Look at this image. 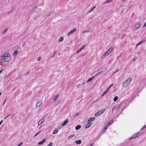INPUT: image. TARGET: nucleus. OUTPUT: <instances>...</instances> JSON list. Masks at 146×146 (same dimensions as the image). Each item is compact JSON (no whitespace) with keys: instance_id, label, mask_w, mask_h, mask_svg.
I'll return each instance as SVG.
<instances>
[{"instance_id":"37","label":"nucleus","mask_w":146,"mask_h":146,"mask_svg":"<svg viewBox=\"0 0 146 146\" xmlns=\"http://www.w3.org/2000/svg\"><path fill=\"white\" fill-rule=\"evenodd\" d=\"M122 54H120L117 57V59H119L121 56Z\"/></svg>"},{"instance_id":"4","label":"nucleus","mask_w":146,"mask_h":146,"mask_svg":"<svg viewBox=\"0 0 146 146\" xmlns=\"http://www.w3.org/2000/svg\"><path fill=\"white\" fill-rule=\"evenodd\" d=\"M113 119H111L110 121L107 123V125L105 126V128H104V132H105L106 130L107 129V128L108 127V126L110 125V124L112 123H113Z\"/></svg>"},{"instance_id":"2","label":"nucleus","mask_w":146,"mask_h":146,"mask_svg":"<svg viewBox=\"0 0 146 146\" xmlns=\"http://www.w3.org/2000/svg\"><path fill=\"white\" fill-rule=\"evenodd\" d=\"M105 110L106 109H103L99 111L95 114L94 116L96 117L98 116L103 113L105 111Z\"/></svg>"},{"instance_id":"17","label":"nucleus","mask_w":146,"mask_h":146,"mask_svg":"<svg viewBox=\"0 0 146 146\" xmlns=\"http://www.w3.org/2000/svg\"><path fill=\"white\" fill-rule=\"evenodd\" d=\"M81 143L82 141L81 140H78L75 141L76 143L77 144H81Z\"/></svg>"},{"instance_id":"16","label":"nucleus","mask_w":146,"mask_h":146,"mask_svg":"<svg viewBox=\"0 0 146 146\" xmlns=\"http://www.w3.org/2000/svg\"><path fill=\"white\" fill-rule=\"evenodd\" d=\"M58 97V94L56 95L53 98V100L54 101H56Z\"/></svg>"},{"instance_id":"45","label":"nucleus","mask_w":146,"mask_h":146,"mask_svg":"<svg viewBox=\"0 0 146 146\" xmlns=\"http://www.w3.org/2000/svg\"><path fill=\"white\" fill-rule=\"evenodd\" d=\"M23 142H22L20 143H19L18 145V146H20V145H21L23 143Z\"/></svg>"},{"instance_id":"14","label":"nucleus","mask_w":146,"mask_h":146,"mask_svg":"<svg viewBox=\"0 0 146 146\" xmlns=\"http://www.w3.org/2000/svg\"><path fill=\"white\" fill-rule=\"evenodd\" d=\"M91 125V123L90 122L88 123L86 125V128H87L89 127Z\"/></svg>"},{"instance_id":"30","label":"nucleus","mask_w":146,"mask_h":146,"mask_svg":"<svg viewBox=\"0 0 146 146\" xmlns=\"http://www.w3.org/2000/svg\"><path fill=\"white\" fill-rule=\"evenodd\" d=\"M137 58V57L135 56L133 58V59H132V61L135 60H136Z\"/></svg>"},{"instance_id":"8","label":"nucleus","mask_w":146,"mask_h":146,"mask_svg":"<svg viewBox=\"0 0 146 146\" xmlns=\"http://www.w3.org/2000/svg\"><path fill=\"white\" fill-rule=\"evenodd\" d=\"M45 120V119L43 118L42 119H40L38 122V125H40Z\"/></svg>"},{"instance_id":"34","label":"nucleus","mask_w":146,"mask_h":146,"mask_svg":"<svg viewBox=\"0 0 146 146\" xmlns=\"http://www.w3.org/2000/svg\"><path fill=\"white\" fill-rule=\"evenodd\" d=\"M143 42H144L143 40H142V41H140L138 43L140 45V44H142Z\"/></svg>"},{"instance_id":"7","label":"nucleus","mask_w":146,"mask_h":146,"mask_svg":"<svg viewBox=\"0 0 146 146\" xmlns=\"http://www.w3.org/2000/svg\"><path fill=\"white\" fill-rule=\"evenodd\" d=\"M135 138H138L140 137L141 135V132H139L138 133L135 134L133 135Z\"/></svg>"},{"instance_id":"55","label":"nucleus","mask_w":146,"mask_h":146,"mask_svg":"<svg viewBox=\"0 0 146 146\" xmlns=\"http://www.w3.org/2000/svg\"><path fill=\"white\" fill-rule=\"evenodd\" d=\"M85 84V82H84L83 83V84Z\"/></svg>"},{"instance_id":"54","label":"nucleus","mask_w":146,"mask_h":146,"mask_svg":"<svg viewBox=\"0 0 146 146\" xmlns=\"http://www.w3.org/2000/svg\"><path fill=\"white\" fill-rule=\"evenodd\" d=\"M6 101V100H5V101L4 103H3V104H4V103Z\"/></svg>"},{"instance_id":"44","label":"nucleus","mask_w":146,"mask_h":146,"mask_svg":"<svg viewBox=\"0 0 146 146\" xmlns=\"http://www.w3.org/2000/svg\"><path fill=\"white\" fill-rule=\"evenodd\" d=\"M80 51H79L78 50H77L76 52V54H78V53H79V52H80Z\"/></svg>"},{"instance_id":"15","label":"nucleus","mask_w":146,"mask_h":146,"mask_svg":"<svg viewBox=\"0 0 146 146\" xmlns=\"http://www.w3.org/2000/svg\"><path fill=\"white\" fill-rule=\"evenodd\" d=\"M58 131V130L57 129H56L54 130L52 134H55L57 133Z\"/></svg>"},{"instance_id":"19","label":"nucleus","mask_w":146,"mask_h":146,"mask_svg":"<svg viewBox=\"0 0 146 146\" xmlns=\"http://www.w3.org/2000/svg\"><path fill=\"white\" fill-rule=\"evenodd\" d=\"M81 126L80 125H78L76 126L75 127V129L76 130H78L81 128Z\"/></svg>"},{"instance_id":"9","label":"nucleus","mask_w":146,"mask_h":146,"mask_svg":"<svg viewBox=\"0 0 146 146\" xmlns=\"http://www.w3.org/2000/svg\"><path fill=\"white\" fill-rule=\"evenodd\" d=\"M42 102L41 101H38L36 103V106L37 107H39L41 105Z\"/></svg>"},{"instance_id":"11","label":"nucleus","mask_w":146,"mask_h":146,"mask_svg":"<svg viewBox=\"0 0 146 146\" xmlns=\"http://www.w3.org/2000/svg\"><path fill=\"white\" fill-rule=\"evenodd\" d=\"M46 140L45 138L43 139L42 141H40L38 143V145H41L43 143H44L45 142V141H46Z\"/></svg>"},{"instance_id":"23","label":"nucleus","mask_w":146,"mask_h":146,"mask_svg":"<svg viewBox=\"0 0 146 146\" xmlns=\"http://www.w3.org/2000/svg\"><path fill=\"white\" fill-rule=\"evenodd\" d=\"M113 0H107L104 3V4H106L107 3H109L110 2H111Z\"/></svg>"},{"instance_id":"58","label":"nucleus","mask_w":146,"mask_h":146,"mask_svg":"<svg viewBox=\"0 0 146 146\" xmlns=\"http://www.w3.org/2000/svg\"><path fill=\"white\" fill-rule=\"evenodd\" d=\"M79 85H79H78V87Z\"/></svg>"},{"instance_id":"52","label":"nucleus","mask_w":146,"mask_h":146,"mask_svg":"<svg viewBox=\"0 0 146 146\" xmlns=\"http://www.w3.org/2000/svg\"><path fill=\"white\" fill-rule=\"evenodd\" d=\"M79 50L80 51L81 50V49L80 48L79 49Z\"/></svg>"},{"instance_id":"3","label":"nucleus","mask_w":146,"mask_h":146,"mask_svg":"<svg viewBox=\"0 0 146 146\" xmlns=\"http://www.w3.org/2000/svg\"><path fill=\"white\" fill-rule=\"evenodd\" d=\"M112 50V48L111 47L106 52L105 54L102 56V58H104L106 55L110 54Z\"/></svg>"},{"instance_id":"40","label":"nucleus","mask_w":146,"mask_h":146,"mask_svg":"<svg viewBox=\"0 0 146 146\" xmlns=\"http://www.w3.org/2000/svg\"><path fill=\"white\" fill-rule=\"evenodd\" d=\"M0 57H5V56H4V54H2L0 56Z\"/></svg>"},{"instance_id":"22","label":"nucleus","mask_w":146,"mask_h":146,"mask_svg":"<svg viewBox=\"0 0 146 146\" xmlns=\"http://www.w3.org/2000/svg\"><path fill=\"white\" fill-rule=\"evenodd\" d=\"M95 77V76H94V77H92V78H89L88 80L86 82L88 83L90 81H91L92 80V79Z\"/></svg>"},{"instance_id":"50","label":"nucleus","mask_w":146,"mask_h":146,"mask_svg":"<svg viewBox=\"0 0 146 146\" xmlns=\"http://www.w3.org/2000/svg\"><path fill=\"white\" fill-rule=\"evenodd\" d=\"M9 115H8L5 118H4V119H5L8 116H9Z\"/></svg>"},{"instance_id":"32","label":"nucleus","mask_w":146,"mask_h":146,"mask_svg":"<svg viewBox=\"0 0 146 146\" xmlns=\"http://www.w3.org/2000/svg\"><path fill=\"white\" fill-rule=\"evenodd\" d=\"M41 59L40 57H38L37 59V60L38 61H40Z\"/></svg>"},{"instance_id":"24","label":"nucleus","mask_w":146,"mask_h":146,"mask_svg":"<svg viewBox=\"0 0 146 146\" xmlns=\"http://www.w3.org/2000/svg\"><path fill=\"white\" fill-rule=\"evenodd\" d=\"M74 134H73V135H70V136H69L68 137V139H71L73 137H74Z\"/></svg>"},{"instance_id":"25","label":"nucleus","mask_w":146,"mask_h":146,"mask_svg":"<svg viewBox=\"0 0 146 146\" xmlns=\"http://www.w3.org/2000/svg\"><path fill=\"white\" fill-rule=\"evenodd\" d=\"M18 52L17 51V50H15L14 52L13 53V55L14 56H15L18 53Z\"/></svg>"},{"instance_id":"51","label":"nucleus","mask_w":146,"mask_h":146,"mask_svg":"<svg viewBox=\"0 0 146 146\" xmlns=\"http://www.w3.org/2000/svg\"><path fill=\"white\" fill-rule=\"evenodd\" d=\"M139 45V44L138 43V44H137V45H136V47H137Z\"/></svg>"},{"instance_id":"27","label":"nucleus","mask_w":146,"mask_h":146,"mask_svg":"<svg viewBox=\"0 0 146 146\" xmlns=\"http://www.w3.org/2000/svg\"><path fill=\"white\" fill-rule=\"evenodd\" d=\"M118 99V97L117 96H115L113 99V100L114 102L116 101Z\"/></svg>"},{"instance_id":"47","label":"nucleus","mask_w":146,"mask_h":146,"mask_svg":"<svg viewBox=\"0 0 146 146\" xmlns=\"http://www.w3.org/2000/svg\"><path fill=\"white\" fill-rule=\"evenodd\" d=\"M146 26V22L145 23L144 27Z\"/></svg>"},{"instance_id":"20","label":"nucleus","mask_w":146,"mask_h":146,"mask_svg":"<svg viewBox=\"0 0 146 146\" xmlns=\"http://www.w3.org/2000/svg\"><path fill=\"white\" fill-rule=\"evenodd\" d=\"M8 29V28H6L5 29L4 31L3 32L2 34L3 35H5Z\"/></svg>"},{"instance_id":"46","label":"nucleus","mask_w":146,"mask_h":146,"mask_svg":"<svg viewBox=\"0 0 146 146\" xmlns=\"http://www.w3.org/2000/svg\"><path fill=\"white\" fill-rule=\"evenodd\" d=\"M3 120H1V121H0V125H1V124L2 122H3Z\"/></svg>"},{"instance_id":"57","label":"nucleus","mask_w":146,"mask_h":146,"mask_svg":"<svg viewBox=\"0 0 146 146\" xmlns=\"http://www.w3.org/2000/svg\"><path fill=\"white\" fill-rule=\"evenodd\" d=\"M125 0H123V1H124Z\"/></svg>"},{"instance_id":"39","label":"nucleus","mask_w":146,"mask_h":146,"mask_svg":"<svg viewBox=\"0 0 146 146\" xmlns=\"http://www.w3.org/2000/svg\"><path fill=\"white\" fill-rule=\"evenodd\" d=\"M102 72H99L98 73H97V74H96L94 76L95 77V76H97L98 75H99V74H100V73H101Z\"/></svg>"},{"instance_id":"41","label":"nucleus","mask_w":146,"mask_h":146,"mask_svg":"<svg viewBox=\"0 0 146 146\" xmlns=\"http://www.w3.org/2000/svg\"><path fill=\"white\" fill-rule=\"evenodd\" d=\"M110 87H108L107 89V90H106V92H108L109 90V89H110Z\"/></svg>"},{"instance_id":"18","label":"nucleus","mask_w":146,"mask_h":146,"mask_svg":"<svg viewBox=\"0 0 146 146\" xmlns=\"http://www.w3.org/2000/svg\"><path fill=\"white\" fill-rule=\"evenodd\" d=\"M95 119V117H92L90 118L88 120V122H90L92 121L93 120Z\"/></svg>"},{"instance_id":"35","label":"nucleus","mask_w":146,"mask_h":146,"mask_svg":"<svg viewBox=\"0 0 146 146\" xmlns=\"http://www.w3.org/2000/svg\"><path fill=\"white\" fill-rule=\"evenodd\" d=\"M85 47V46H82V47L80 48V49L82 50Z\"/></svg>"},{"instance_id":"28","label":"nucleus","mask_w":146,"mask_h":146,"mask_svg":"<svg viewBox=\"0 0 146 146\" xmlns=\"http://www.w3.org/2000/svg\"><path fill=\"white\" fill-rule=\"evenodd\" d=\"M96 6H95L93 8H92L88 12V13H90V12H91V11H92L96 7Z\"/></svg>"},{"instance_id":"13","label":"nucleus","mask_w":146,"mask_h":146,"mask_svg":"<svg viewBox=\"0 0 146 146\" xmlns=\"http://www.w3.org/2000/svg\"><path fill=\"white\" fill-rule=\"evenodd\" d=\"M5 57H10L11 56L10 54L8 53H5L4 54Z\"/></svg>"},{"instance_id":"36","label":"nucleus","mask_w":146,"mask_h":146,"mask_svg":"<svg viewBox=\"0 0 146 146\" xmlns=\"http://www.w3.org/2000/svg\"><path fill=\"white\" fill-rule=\"evenodd\" d=\"M146 128V125H144L141 129V130H143L145 129V128Z\"/></svg>"},{"instance_id":"31","label":"nucleus","mask_w":146,"mask_h":146,"mask_svg":"<svg viewBox=\"0 0 146 146\" xmlns=\"http://www.w3.org/2000/svg\"><path fill=\"white\" fill-rule=\"evenodd\" d=\"M53 145V143L52 142L50 143L49 144L47 145V146H52Z\"/></svg>"},{"instance_id":"29","label":"nucleus","mask_w":146,"mask_h":146,"mask_svg":"<svg viewBox=\"0 0 146 146\" xmlns=\"http://www.w3.org/2000/svg\"><path fill=\"white\" fill-rule=\"evenodd\" d=\"M132 139H135V137H134V135H133L131 137L129 138V140H130Z\"/></svg>"},{"instance_id":"12","label":"nucleus","mask_w":146,"mask_h":146,"mask_svg":"<svg viewBox=\"0 0 146 146\" xmlns=\"http://www.w3.org/2000/svg\"><path fill=\"white\" fill-rule=\"evenodd\" d=\"M68 122V119H67L63 123H62V126H65Z\"/></svg>"},{"instance_id":"42","label":"nucleus","mask_w":146,"mask_h":146,"mask_svg":"<svg viewBox=\"0 0 146 146\" xmlns=\"http://www.w3.org/2000/svg\"><path fill=\"white\" fill-rule=\"evenodd\" d=\"M40 132V131L38 132V133H37L34 136V137H35L37 135H38L39 133Z\"/></svg>"},{"instance_id":"10","label":"nucleus","mask_w":146,"mask_h":146,"mask_svg":"<svg viewBox=\"0 0 146 146\" xmlns=\"http://www.w3.org/2000/svg\"><path fill=\"white\" fill-rule=\"evenodd\" d=\"M120 106V104H119L117 106L114 107L112 109V111H113L114 110L117 109L119 108Z\"/></svg>"},{"instance_id":"6","label":"nucleus","mask_w":146,"mask_h":146,"mask_svg":"<svg viewBox=\"0 0 146 146\" xmlns=\"http://www.w3.org/2000/svg\"><path fill=\"white\" fill-rule=\"evenodd\" d=\"M76 30V28H74L72 30H71L70 32L68 33V36L72 35L73 33L75 32Z\"/></svg>"},{"instance_id":"49","label":"nucleus","mask_w":146,"mask_h":146,"mask_svg":"<svg viewBox=\"0 0 146 146\" xmlns=\"http://www.w3.org/2000/svg\"><path fill=\"white\" fill-rule=\"evenodd\" d=\"M113 84H111V85L109 87L110 88L112 86H113Z\"/></svg>"},{"instance_id":"38","label":"nucleus","mask_w":146,"mask_h":146,"mask_svg":"<svg viewBox=\"0 0 146 146\" xmlns=\"http://www.w3.org/2000/svg\"><path fill=\"white\" fill-rule=\"evenodd\" d=\"M107 93V92H106V91L104 92L103 93V94L102 95V96H104L105 94H106V93Z\"/></svg>"},{"instance_id":"53","label":"nucleus","mask_w":146,"mask_h":146,"mask_svg":"<svg viewBox=\"0 0 146 146\" xmlns=\"http://www.w3.org/2000/svg\"><path fill=\"white\" fill-rule=\"evenodd\" d=\"M79 114V113H77V114L76 115H77Z\"/></svg>"},{"instance_id":"33","label":"nucleus","mask_w":146,"mask_h":146,"mask_svg":"<svg viewBox=\"0 0 146 146\" xmlns=\"http://www.w3.org/2000/svg\"><path fill=\"white\" fill-rule=\"evenodd\" d=\"M0 61H1L2 62H4V58H2L0 60Z\"/></svg>"},{"instance_id":"48","label":"nucleus","mask_w":146,"mask_h":146,"mask_svg":"<svg viewBox=\"0 0 146 146\" xmlns=\"http://www.w3.org/2000/svg\"><path fill=\"white\" fill-rule=\"evenodd\" d=\"M5 63H3L2 64V66H5Z\"/></svg>"},{"instance_id":"1","label":"nucleus","mask_w":146,"mask_h":146,"mask_svg":"<svg viewBox=\"0 0 146 146\" xmlns=\"http://www.w3.org/2000/svg\"><path fill=\"white\" fill-rule=\"evenodd\" d=\"M131 80V78H129L123 83L122 86L123 88H125L127 86Z\"/></svg>"},{"instance_id":"21","label":"nucleus","mask_w":146,"mask_h":146,"mask_svg":"<svg viewBox=\"0 0 146 146\" xmlns=\"http://www.w3.org/2000/svg\"><path fill=\"white\" fill-rule=\"evenodd\" d=\"M4 62H7L9 60V59L7 58H4Z\"/></svg>"},{"instance_id":"43","label":"nucleus","mask_w":146,"mask_h":146,"mask_svg":"<svg viewBox=\"0 0 146 146\" xmlns=\"http://www.w3.org/2000/svg\"><path fill=\"white\" fill-rule=\"evenodd\" d=\"M89 31H84L82 33H86V32H88Z\"/></svg>"},{"instance_id":"5","label":"nucleus","mask_w":146,"mask_h":146,"mask_svg":"<svg viewBox=\"0 0 146 146\" xmlns=\"http://www.w3.org/2000/svg\"><path fill=\"white\" fill-rule=\"evenodd\" d=\"M140 26V24L138 22L136 23V25L134 28V29H138Z\"/></svg>"},{"instance_id":"56","label":"nucleus","mask_w":146,"mask_h":146,"mask_svg":"<svg viewBox=\"0 0 146 146\" xmlns=\"http://www.w3.org/2000/svg\"><path fill=\"white\" fill-rule=\"evenodd\" d=\"M36 7H35V8H36Z\"/></svg>"},{"instance_id":"26","label":"nucleus","mask_w":146,"mask_h":146,"mask_svg":"<svg viewBox=\"0 0 146 146\" xmlns=\"http://www.w3.org/2000/svg\"><path fill=\"white\" fill-rule=\"evenodd\" d=\"M63 40V37H60L58 40V41L59 42H61Z\"/></svg>"}]
</instances>
